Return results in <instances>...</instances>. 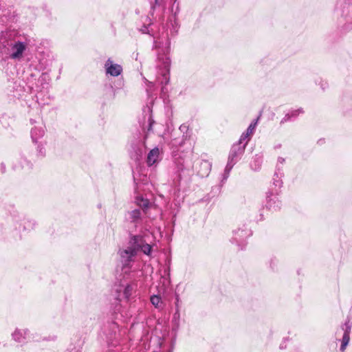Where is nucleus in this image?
I'll use <instances>...</instances> for the list:
<instances>
[{"instance_id":"nucleus-1","label":"nucleus","mask_w":352,"mask_h":352,"mask_svg":"<svg viewBox=\"0 0 352 352\" xmlns=\"http://www.w3.org/2000/svg\"><path fill=\"white\" fill-rule=\"evenodd\" d=\"M169 32L167 31L164 36L159 37L153 41V49L157 50V67L162 68V79L160 81L162 85L161 91L165 94L167 91L166 86L169 83L170 68L171 60L170 58V38L175 37L178 33L180 25L178 20L172 18L168 19L166 23Z\"/></svg>"},{"instance_id":"nucleus-2","label":"nucleus","mask_w":352,"mask_h":352,"mask_svg":"<svg viewBox=\"0 0 352 352\" xmlns=\"http://www.w3.org/2000/svg\"><path fill=\"white\" fill-rule=\"evenodd\" d=\"M211 167L212 164L208 160H199L195 166H192L190 160L182 157H177L174 161L173 184L179 188L182 182L186 184L190 182L194 168L199 177H207L210 173Z\"/></svg>"},{"instance_id":"nucleus-3","label":"nucleus","mask_w":352,"mask_h":352,"mask_svg":"<svg viewBox=\"0 0 352 352\" xmlns=\"http://www.w3.org/2000/svg\"><path fill=\"white\" fill-rule=\"evenodd\" d=\"M153 105V100H151L142 109L144 122L146 121L147 122L146 126L144 123L142 126L144 133L143 138L138 137V138H134L130 142V148H129V155L135 162L140 160L145 153L147 148L146 140L149 134L153 132V125L155 123L152 114Z\"/></svg>"},{"instance_id":"nucleus-4","label":"nucleus","mask_w":352,"mask_h":352,"mask_svg":"<svg viewBox=\"0 0 352 352\" xmlns=\"http://www.w3.org/2000/svg\"><path fill=\"white\" fill-rule=\"evenodd\" d=\"M336 12L339 23L346 31L352 30V0H338Z\"/></svg>"},{"instance_id":"nucleus-5","label":"nucleus","mask_w":352,"mask_h":352,"mask_svg":"<svg viewBox=\"0 0 352 352\" xmlns=\"http://www.w3.org/2000/svg\"><path fill=\"white\" fill-rule=\"evenodd\" d=\"M102 338L108 346L116 347L120 340V331L119 325L116 321H107L102 329Z\"/></svg>"},{"instance_id":"nucleus-6","label":"nucleus","mask_w":352,"mask_h":352,"mask_svg":"<svg viewBox=\"0 0 352 352\" xmlns=\"http://www.w3.org/2000/svg\"><path fill=\"white\" fill-rule=\"evenodd\" d=\"M31 91V85L26 86L25 81L19 78L8 80L5 89L6 93L9 97L16 99L22 98L25 93H30Z\"/></svg>"},{"instance_id":"nucleus-7","label":"nucleus","mask_w":352,"mask_h":352,"mask_svg":"<svg viewBox=\"0 0 352 352\" xmlns=\"http://www.w3.org/2000/svg\"><path fill=\"white\" fill-rule=\"evenodd\" d=\"M129 248L133 250L136 254L141 252L149 256L151 254L153 246L148 244L144 237L140 234H131L129 241Z\"/></svg>"},{"instance_id":"nucleus-8","label":"nucleus","mask_w":352,"mask_h":352,"mask_svg":"<svg viewBox=\"0 0 352 352\" xmlns=\"http://www.w3.org/2000/svg\"><path fill=\"white\" fill-rule=\"evenodd\" d=\"M230 242L236 245L239 249L242 250L247 244V239L252 234V232L247 224H243L237 230H233Z\"/></svg>"},{"instance_id":"nucleus-9","label":"nucleus","mask_w":352,"mask_h":352,"mask_svg":"<svg viewBox=\"0 0 352 352\" xmlns=\"http://www.w3.org/2000/svg\"><path fill=\"white\" fill-rule=\"evenodd\" d=\"M120 295H118V296L115 298L113 302L111 303V311L112 314L114 316L115 319H122V318H132L134 312L131 309L129 311H124L121 302Z\"/></svg>"},{"instance_id":"nucleus-10","label":"nucleus","mask_w":352,"mask_h":352,"mask_svg":"<svg viewBox=\"0 0 352 352\" xmlns=\"http://www.w3.org/2000/svg\"><path fill=\"white\" fill-rule=\"evenodd\" d=\"M248 142L241 144H234L230 151L227 164L234 166L243 155Z\"/></svg>"},{"instance_id":"nucleus-11","label":"nucleus","mask_w":352,"mask_h":352,"mask_svg":"<svg viewBox=\"0 0 352 352\" xmlns=\"http://www.w3.org/2000/svg\"><path fill=\"white\" fill-rule=\"evenodd\" d=\"M27 48V43L20 41H14L7 54L9 55L11 59L19 60L23 57V53Z\"/></svg>"},{"instance_id":"nucleus-12","label":"nucleus","mask_w":352,"mask_h":352,"mask_svg":"<svg viewBox=\"0 0 352 352\" xmlns=\"http://www.w3.org/2000/svg\"><path fill=\"white\" fill-rule=\"evenodd\" d=\"M126 219L135 226L142 223L146 219L150 218L149 213H144L140 208L128 211L125 214Z\"/></svg>"},{"instance_id":"nucleus-13","label":"nucleus","mask_w":352,"mask_h":352,"mask_svg":"<svg viewBox=\"0 0 352 352\" xmlns=\"http://www.w3.org/2000/svg\"><path fill=\"white\" fill-rule=\"evenodd\" d=\"M278 194L276 190H268L266 192V207L269 210H276L280 208L282 204L278 197Z\"/></svg>"},{"instance_id":"nucleus-14","label":"nucleus","mask_w":352,"mask_h":352,"mask_svg":"<svg viewBox=\"0 0 352 352\" xmlns=\"http://www.w3.org/2000/svg\"><path fill=\"white\" fill-rule=\"evenodd\" d=\"M340 328L343 331V336L342 339L340 340L341 341L340 351L344 352L350 341V333L352 328V323L350 322V320L347 318L344 323L341 325Z\"/></svg>"},{"instance_id":"nucleus-15","label":"nucleus","mask_w":352,"mask_h":352,"mask_svg":"<svg viewBox=\"0 0 352 352\" xmlns=\"http://www.w3.org/2000/svg\"><path fill=\"white\" fill-rule=\"evenodd\" d=\"M284 176L283 169L279 165L276 166V170L273 175L272 182L268 190H276L277 192H280V188L283 187L282 178Z\"/></svg>"},{"instance_id":"nucleus-16","label":"nucleus","mask_w":352,"mask_h":352,"mask_svg":"<svg viewBox=\"0 0 352 352\" xmlns=\"http://www.w3.org/2000/svg\"><path fill=\"white\" fill-rule=\"evenodd\" d=\"M105 73L107 76H111L113 77H117L120 76L123 71L121 65L114 63L111 58H109L104 65Z\"/></svg>"},{"instance_id":"nucleus-17","label":"nucleus","mask_w":352,"mask_h":352,"mask_svg":"<svg viewBox=\"0 0 352 352\" xmlns=\"http://www.w3.org/2000/svg\"><path fill=\"white\" fill-rule=\"evenodd\" d=\"M119 254L120 256V262L122 265V268H129L131 267V263L133 262L135 256L137 255L133 250L127 248L123 250H120Z\"/></svg>"},{"instance_id":"nucleus-18","label":"nucleus","mask_w":352,"mask_h":352,"mask_svg":"<svg viewBox=\"0 0 352 352\" xmlns=\"http://www.w3.org/2000/svg\"><path fill=\"white\" fill-rule=\"evenodd\" d=\"M14 41L11 38V34L2 32L0 34V53L8 54L10 48Z\"/></svg>"},{"instance_id":"nucleus-19","label":"nucleus","mask_w":352,"mask_h":352,"mask_svg":"<svg viewBox=\"0 0 352 352\" xmlns=\"http://www.w3.org/2000/svg\"><path fill=\"white\" fill-rule=\"evenodd\" d=\"M134 203L138 206L137 208H140L141 210L144 211V213H149V210L153 206L151 201L145 198L141 194H137L134 197Z\"/></svg>"},{"instance_id":"nucleus-20","label":"nucleus","mask_w":352,"mask_h":352,"mask_svg":"<svg viewBox=\"0 0 352 352\" xmlns=\"http://www.w3.org/2000/svg\"><path fill=\"white\" fill-rule=\"evenodd\" d=\"M30 331L28 329H16L15 331L12 333V339L21 344V345L25 344L27 341V336L29 333Z\"/></svg>"},{"instance_id":"nucleus-21","label":"nucleus","mask_w":352,"mask_h":352,"mask_svg":"<svg viewBox=\"0 0 352 352\" xmlns=\"http://www.w3.org/2000/svg\"><path fill=\"white\" fill-rule=\"evenodd\" d=\"M304 109L302 107L289 111L282 118L280 122V125H283L286 122L295 121L298 118V116L304 113Z\"/></svg>"},{"instance_id":"nucleus-22","label":"nucleus","mask_w":352,"mask_h":352,"mask_svg":"<svg viewBox=\"0 0 352 352\" xmlns=\"http://www.w3.org/2000/svg\"><path fill=\"white\" fill-rule=\"evenodd\" d=\"M137 288V285L134 283H127L123 290L122 294L120 293V291L117 290V292L119 293L118 295H120V298H124L126 300H129L131 296L133 295V292H135Z\"/></svg>"},{"instance_id":"nucleus-23","label":"nucleus","mask_w":352,"mask_h":352,"mask_svg":"<svg viewBox=\"0 0 352 352\" xmlns=\"http://www.w3.org/2000/svg\"><path fill=\"white\" fill-rule=\"evenodd\" d=\"M120 87L115 88L111 84H106L104 87V94L108 100H113L116 97L117 89H120L123 85V82H119Z\"/></svg>"},{"instance_id":"nucleus-24","label":"nucleus","mask_w":352,"mask_h":352,"mask_svg":"<svg viewBox=\"0 0 352 352\" xmlns=\"http://www.w3.org/2000/svg\"><path fill=\"white\" fill-rule=\"evenodd\" d=\"M6 210L12 218V220L16 223L21 221L23 218V214L19 212L14 204L7 205Z\"/></svg>"},{"instance_id":"nucleus-25","label":"nucleus","mask_w":352,"mask_h":352,"mask_svg":"<svg viewBox=\"0 0 352 352\" xmlns=\"http://www.w3.org/2000/svg\"><path fill=\"white\" fill-rule=\"evenodd\" d=\"M159 155H160V150L157 147H155L153 149H151L146 159V163L148 166H151L155 163L158 162L159 159Z\"/></svg>"},{"instance_id":"nucleus-26","label":"nucleus","mask_w":352,"mask_h":352,"mask_svg":"<svg viewBox=\"0 0 352 352\" xmlns=\"http://www.w3.org/2000/svg\"><path fill=\"white\" fill-rule=\"evenodd\" d=\"M263 163V155L261 153L256 154L250 164V168L255 172L259 171L261 168Z\"/></svg>"},{"instance_id":"nucleus-27","label":"nucleus","mask_w":352,"mask_h":352,"mask_svg":"<svg viewBox=\"0 0 352 352\" xmlns=\"http://www.w3.org/2000/svg\"><path fill=\"white\" fill-rule=\"evenodd\" d=\"M45 134V130L43 126H35L31 130V138L32 142L38 143V140L43 138Z\"/></svg>"},{"instance_id":"nucleus-28","label":"nucleus","mask_w":352,"mask_h":352,"mask_svg":"<svg viewBox=\"0 0 352 352\" xmlns=\"http://www.w3.org/2000/svg\"><path fill=\"white\" fill-rule=\"evenodd\" d=\"M19 164L22 168L30 170L32 168V163L28 159L25 151L20 153Z\"/></svg>"},{"instance_id":"nucleus-29","label":"nucleus","mask_w":352,"mask_h":352,"mask_svg":"<svg viewBox=\"0 0 352 352\" xmlns=\"http://www.w3.org/2000/svg\"><path fill=\"white\" fill-rule=\"evenodd\" d=\"M342 114L346 118L352 120V99L349 100L344 104Z\"/></svg>"},{"instance_id":"nucleus-30","label":"nucleus","mask_w":352,"mask_h":352,"mask_svg":"<svg viewBox=\"0 0 352 352\" xmlns=\"http://www.w3.org/2000/svg\"><path fill=\"white\" fill-rule=\"evenodd\" d=\"M37 223L34 219H27L25 220L23 226V230H28L30 231L35 228L36 226Z\"/></svg>"},{"instance_id":"nucleus-31","label":"nucleus","mask_w":352,"mask_h":352,"mask_svg":"<svg viewBox=\"0 0 352 352\" xmlns=\"http://www.w3.org/2000/svg\"><path fill=\"white\" fill-rule=\"evenodd\" d=\"M171 16L170 18L174 19L175 20H178L177 15L179 13V3L177 2V0H175L170 9Z\"/></svg>"},{"instance_id":"nucleus-32","label":"nucleus","mask_w":352,"mask_h":352,"mask_svg":"<svg viewBox=\"0 0 352 352\" xmlns=\"http://www.w3.org/2000/svg\"><path fill=\"white\" fill-rule=\"evenodd\" d=\"M150 26H151V23H149L148 24L144 23L141 26V28H138V31L142 34H149L151 37L153 38V41H154L155 39H157V38L155 37L154 34L152 32V30L150 29Z\"/></svg>"},{"instance_id":"nucleus-33","label":"nucleus","mask_w":352,"mask_h":352,"mask_svg":"<svg viewBox=\"0 0 352 352\" xmlns=\"http://www.w3.org/2000/svg\"><path fill=\"white\" fill-rule=\"evenodd\" d=\"M26 80H27V82L25 81V85L26 86L31 85L32 89H33V85L34 84H36V74L32 73V72L29 74L28 76L27 77Z\"/></svg>"},{"instance_id":"nucleus-34","label":"nucleus","mask_w":352,"mask_h":352,"mask_svg":"<svg viewBox=\"0 0 352 352\" xmlns=\"http://www.w3.org/2000/svg\"><path fill=\"white\" fill-rule=\"evenodd\" d=\"M233 167L234 166L232 165H230L228 164H226L225 169H224V172L222 175V178H221V182L222 184H223L228 179L229 175H230V173L232 170Z\"/></svg>"},{"instance_id":"nucleus-35","label":"nucleus","mask_w":352,"mask_h":352,"mask_svg":"<svg viewBox=\"0 0 352 352\" xmlns=\"http://www.w3.org/2000/svg\"><path fill=\"white\" fill-rule=\"evenodd\" d=\"M179 319H180V313H179V309L177 308L175 309V311L173 316V323L174 324V329H178L179 324Z\"/></svg>"},{"instance_id":"nucleus-36","label":"nucleus","mask_w":352,"mask_h":352,"mask_svg":"<svg viewBox=\"0 0 352 352\" xmlns=\"http://www.w3.org/2000/svg\"><path fill=\"white\" fill-rule=\"evenodd\" d=\"M37 58L38 59V63H39L38 69H45L50 65V60L48 59H46L45 58H40V57H37Z\"/></svg>"},{"instance_id":"nucleus-37","label":"nucleus","mask_w":352,"mask_h":352,"mask_svg":"<svg viewBox=\"0 0 352 352\" xmlns=\"http://www.w3.org/2000/svg\"><path fill=\"white\" fill-rule=\"evenodd\" d=\"M259 120V117H258L256 119H254L248 126V129H246V131L250 134H253L254 131H255V129L258 124V122Z\"/></svg>"},{"instance_id":"nucleus-38","label":"nucleus","mask_w":352,"mask_h":352,"mask_svg":"<svg viewBox=\"0 0 352 352\" xmlns=\"http://www.w3.org/2000/svg\"><path fill=\"white\" fill-rule=\"evenodd\" d=\"M161 300L162 299L160 295L153 294L150 298L151 304L156 308L159 307V304L160 303Z\"/></svg>"},{"instance_id":"nucleus-39","label":"nucleus","mask_w":352,"mask_h":352,"mask_svg":"<svg viewBox=\"0 0 352 352\" xmlns=\"http://www.w3.org/2000/svg\"><path fill=\"white\" fill-rule=\"evenodd\" d=\"M250 135H252V134L248 133V131H245L241 134L239 141L236 144H243V142L245 141L246 139H248L246 142H248Z\"/></svg>"},{"instance_id":"nucleus-40","label":"nucleus","mask_w":352,"mask_h":352,"mask_svg":"<svg viewBox=\"0 0 352 352\" xmlns=\"http://www.w3.org/2000/svg\"><path fill=\"white\" fill-rule=\"evenodd\" d=\"M250 135H252V134L248 133V131H245L241 134L239 141L236 144H243V142L245 141L246 139H248L246 142H248Z\"/></svg>"},{"instance_id":"nucleus-41","label":"nucleus","mask_w":352,"mask_h":352,"mask_svg":"<svg viewBox=\"0 0 352 352\" xmlns=\"http://www.w3.org/2000/svg\"><path fill=\"white\" fill-rule=\"evenodd\" d=\"M37 155L43 157L45 155V148L43 144L39 143L37 146Z\"/></svg>"},{"instance_id":"nucleus-42","label":"nucleus","mask_w":352,"mask_h":352,"mask_svg":"<svg viewBox=\"0 0 352 352\" xmlns=\"http://www.w3.org/2000/svg\"><path fill=\"white\" fill-rule=\"evenodd\" d=\"M179 130L182 133H184L183 138L184 140H186L187 137L188 136V126L187 125H186L185 124H183L179 126Z\"/></svg>"},{"instance_id":"nucleus-43","label":"nucleus","mask_w":352,"mask_h":352,"mask_svg":"<svg viewBox=\"0 0 352 352\" xmlns=\"http://www.w3.org/2000/svg\"><path fill=\"white\" fill-rule=\"evenodd\" d=\"M278 260L273 257L270 261V267L272 269V270L275 271L277 270V265H278Z\"/></svg>"},{"instance_id":"nucleus-44","label":"nucleus","mask_w":352,"mask_h":352,"mask_svg":"<svg viewBox=\"0 0 352 352\" xmlns=\"http://www.w3.org/2000/svg\"><path fill=\"white\" fill-rule=\"evenodd\" d=\"M164 275L167 276L168 278L170 276V259H168L166 261V267L164 270Z\"/></svg>"},{"instance_id":"nucleus-45","label":"nucleus","mask_w":352,"mask_h":352,"mask_svg":"<svg viewBox=\"0 0 352 352\" xmlns=\"http://www.w3.org/2000/svg\"><path fill=\"white\" fill-rule=\"evenodd\" d=\"M47 77H48V76H47V74H45V73H43V74H41V76L38 78V82L41 83V86H42V87H43V88L44 87H43L44 83H45V82H46V81H47Z\"/></svg>"},{"instance_id":"nucleus-46","label":"nucleus","mask_w":352,"mask_h":352,"mask_svg":"<svg viewBox=\"0 0 352 352\" xmlns=\"http://www.w3.org/2000/svg\"><path fill=\"white\" fill-rule=\"evenodd\" d=\"M163 1L164 0H154L153 2L151 1V9L152 10H154L156 7L160 6L162 4Z\"/></svg>"},{"instance_id":"nucleus-47","label":"nucleus","mask_w":352,"mask_h":352,"mask_svg":"<svg viewBox=\"0 0 352 352\" xmlns=\"http://www.w3.org/2000/svg\"><path fill=\"white\" fill-rule=\"evenodd\" d=\"M175 309L177 308L179 309V302H180L179 295L178 294L175 293Z\"/></svg>"},{"instance_id":"nucleus-48","label":"nucleus","mask_w":352,"mask_h":352,"mask_svg":"<svg viewBox=\"0 0 352 352\" xmlns=\"http://www.w3.org/2000/svg\"><path fill=\"white\" fill-rule=\"evenodd\" d=\"M319 85L322 90H325L329 87L328 82L322 80H320Z\"/></svg>"},{"instance_id":"nucleus-49","label":"nucleus","mask_w":352,"mask_h":352,"mask_svg":"<svg viewBox=\"0 0 352 352\" xmlns=\"http://www.w3.org/2000/svg\"><path fill=\"white\" fill-rule=\"evenodd\" d=\"M285 158H283L282 157H278V164L276 166L279 165L280 166H281L283 168L282 165L285 163Z\"/></svg>"},{"instance_id":"nucleus-50","label":"nucleus","mask_w":352,"mask_h":352,"mask_svg":"<svg viewBox=\"0 0 352 352\" xmlns=\"http://www.w3.org/2000/svg\"><path fill=\"white\" fill-rule=\"evenodd\" d=\"M0 170H1V173H4L6 170V166L3 162L1 163Z\"/></svg>"},{"instance_id":"nucleus-51","label":"nucleus","mask_w":352,"mask_h":352,"mask_svg":"<svg viewBox=\"0 0 352 352\" xmlns=\"http://www.w3.org/2000/svg\"><path fill=\"white\" fill-rule=\"evenodd\" d=\"M222 186V184L221 186H216L214 187L212 190H214L215 189H217V190L218 191H220V189H221V187Z\"/></svg>"},{"instance_id":"nucleus-52","label":"nucleus","mask_w":352,"mask_h":352,"mask_svg":"<svg viewBox=\"0 0 352 352\" xmlns=\"http://www.w3.org/2000/svg\"><path fill=\"white\" fill-rule=\"evenodd\" d=\"M324 141V139H320V140L318 141V143L320 144H322Z\"/></svg>"},{"instance_id":"nucleus-53","label":"nucleus","mask_w":352,"mask_h":352,"mask_svg":"<svg viewBox=\"0 0 352 352\" xmlns=\"http://www.w3.org/2000/svg\"><path fill=\"white\" fill-rule=\"evenodd\" d=\"M279 348H280V349H285V346L283 345V344H280Z\"/></svg>"},{"instance_id":"nucleus-54","label":"nucleus","mask_w":352,"mask_h":352,"mask_svg":"<svg viewBox=\"0 0 352 352\" xmlns=\"http://www.w3.org/2000/svg\"><path fill=\"white\" fill-rule=\"evenodd\" d=\"M3 6L2 5L1 0H0V10L3 8Z\"/></svg>"},{"instance_id":"nucleus-55","label":"nucleus","mask_w":352,"mask_h":352,"mask_svg":"<svg viewBox=\"0 0 352 352\" xmlns=\"http://www.w3.org/2000/svg\"><path fill=\"white\" fill-rule=\"evenodd\" d=\"M30 123H31L32 124H34V123H35V120H34V119H30Z\"/></svg>"},{"instance_id":"nucleus-56","label":"nucleus","mask_w":352,"mask_h":352,"mask_svg":"<svg viewBox=\"0 0 352 352\" xmlns=\"http://www.w3.org/2000/svg\"><path fill=\"white\" fill-rule=\"evenodd\" d=\"M138 311H139V312L142 313V311L141 310V308H140V307H139V308H138Z\"/></svg>"},{"instance_id":"nucleus-57","label":"nucleus","mask_w":352,"mask_h":352,"mask_svg":"<svg viewBox=\"0 0 352 352\" xmlns=\"http://www.w3.org/2000/svg\"><path fill=\"white\" fill-rule=\"evenodd\" d=\"M146 19L150 21V19L148 16H146Z\"/></svg>"},{"instance_id":"nucleus-58","label":"nucleus","mask_w":352,"mask_h":352,"mask_svg":"<svg viewBox=\"0 0 352 352\" xmlns=\"http://www.w3.org/2000/svg\"><path fill=\"white\" fill-rule=\"evenodd\" d=\"M137 320V322H139V320H137V318H135V322Z\"/></svg>"},{"instance_id":"nucleus-59","label":"nucleus","mask_w":352,"mask_h":352,"mask_svg":"<svg viewBox=\"0 0 352 352\" xmlns=\"http://www.w3.org/2000/svg\"><path fill=\"white\" fill-rule=\"evenodd\" d=\"M137 320V322H139V320H137V318H135V322Z\"/></svg>"},{"instance_id":"nucleus-60","label":"nucleus","mask_w":352,"mask_h":352,"mask_svg":"<svg viewBox=\"0 0 352 352\" xmlns=\"http://www.w3.org/2000/svg\"><path fill=\"white\" fill-rule=\"evenodd\" d=\"M262 216H263V215H262V214H261V217H262ZM262 219H263V218H262V217H261V218H260V220H262Z\"/></svg>"},{"instance_id":"nucleus-61","label":"nucleus","mask_w":352,"mask_h":352,"mask_svg":"<svg viewBox=\"0 0 352 352\" xmlns=\"http://www.w3.org/2000/svg\"><path fill=\"white\" fill-rule=\"evenodd\" d=\"M75 352H78V351H76Z\"/></svg>"}]
</instances>
